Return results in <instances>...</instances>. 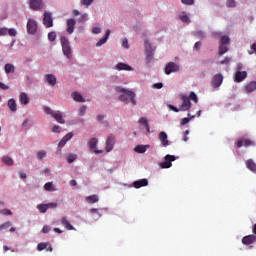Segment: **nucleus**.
Returning a JSON list of instances; mask_svg holds the SVG:
<instances>
[{
	"instance_id": "nucleus-1",
	"label": "nucleus",
	"mask_w": 256,
	"mask_h": 256,
	"mask_svg": "<svg viewBox=\"0 0 256 256\" xmlns=\"http://www.w3.org/2000/svg\"><path fill=\"white\" fill-rule=\"evenodd\" d=\"M115 91H117V93H121V95L119 96V101L125 103V105H128L129 101L130 103H132V105H137V100H135V92L127 90L123 87H116Z\"/></svg>"
},
{
	"instance_id": "nucleus-2",
	"label": "nucleus",
	"mask_w": 256,
	"mask_h": 256,
	"mask_svg": "<svg viewBox=\"0 0 256 256\" xmlns=\"http://www.w3.org/2000/svg\"><path fill=\"white\" fill-rule=\"evenodd\" d=\"M182 104L179 106V108L168 104V109H171V111H174V113H179V111H189L191 109V101L189 100V96L182 95L181 96Z\"/></svg>"
},
{
	"instance_id": "nucleus-3",
	"label": "nucleus",
	"mask_w": 256,
	"mask_h": 256,
	"mask_svg": "<svg viewBox=\"0 0 256 256\" xmlns=\"http://www.w3.org/2000/svg\"><path fill=\"white\" fill-rule=\"evenodd\" d=\"M60 43L62 45L63 55L67 59H71V57H73V51L71 50V46L69 45V40L67 39V37L61 36Z\"/></svg>"
},
{
	"instance_id": "nucleus-4",
	"label": "nucleus",
	"mask_w": 256,
	"mask_h": 256,
	"mask_svg": "<svg viewBox=\"0 0 256 256\" xmlns=\"http://www.w3.org/2000/svg\"><path fill=\"white\" fill-rule=\"evenodd\" d=\"M145 55H146V63H151L153 61V46H151V42L149 40L144 41Z\"/></svg>"
},
{
	"instance_id": "nucleus-5",
	"label": "nucleus",
	"mask_w": 256,
	"mask_h": 256,
	"mask_svg": "<svg viewBox=\"0 0 256 256\" xmlns=\"http://www.w3.org/2000/svg\"><path fill=\"white\" fill-rule=\"evenodd\" d=\"M175 159H176L175 156L167 154L164 157V162H161L159 164V167H161V169H169L172 167L173 161H175Z\"/></svg>"
},
{
	"instance_id": "nucleus-6",
	"label": "nucleus",
	"mask_w": 256,
	"mask_h": 256,
	"mask_svg": "<svg viewBox=\"0 0 256 256\" xmlns=\"http://www.w3.org/2000/svg\"><path fill=\"white\" fill-rule=\"evenodd\" d=\"M177 72H179V64L175 62H169L166 64L164 69V73L166 75H171V73H177Z\"/></svg>"
},
{
	"instance_id": "nucleus-7",
	"label": "nucleus",
	"mask_w": 256,
	"mask_h": 256,
	"mask_svg": "<svg viewBox=\"0 0 256 256\" xmlns=\"http://www.w3.org/2000/svg\"><path fill=\"white\" fill-rule=\"evenodd\" d=\"M236 146L238 149H241V147H255V141L242 138L236 143Z\"/></svg>"
},
{
	"instance_id": "nucleus-8",
	"label": "nucleus",
	"mask_w": 256,
	"mask_h": 256,
	"mask_svg": "<svg viewBox=\"0 0 256 256\" xmlns=\"http://www.w3.org/2000/svg\"><path fill=\"white\" fill-rule=\"evenodd\" d=\"M114 147H115V136H113V134H110L106 139V148H105L106 153H111Z\"/></svg>"
},
{
	"instance_id": "nucleus-9",
	"label": "nucleus",
	"mask_w": 256,
	"mask_h": 256,
	"mask_svg": "<svg viewBox=\"0 0 256 256\" xmlns=\"http://www.w3.org/2000/svg\"><path fill=\"white\" fill-rule=\"evenodd\" d=\"M158 139L162 145V147H169L170 142H169V136L165 131H161L158 135Z\"/></svg>"
},
{
	"instance_id": "nucleus-10",
	"label": "nucleus",
	"mask_w": 256,
	"mask_h": 256,
	"mask_svg": "<svg viewBox=\"0 0 256 256\" xmlns=\"http://www.w3.org/2000/svg\"><path fill=\"white\" fill-rule=\"evenodd\" d=\"M27 33L29 35H35L37 33V22L33 19H29L27 22Z\"/></svg>"
},
{
	"instance_id": "nucleus-11",
	"label": "nucleus",
	"mask_w": 256,
	"mask_h": 256,
	"mask_svg": "<svg viewBox=\"0 0 256 256\" xmlns=\"http://www.w3.org/2000/svg\"><path fill=\"white\" fill-rule=\"evenodd\" d=\"M97 143H99L97 138H92L88 141V147L91 151H94L96 155H99V153H103V150H97Z\"/></svg>"
},
{
	"instance_id": "nucleus-12",
	"label": "nucleus",
	"mask_w": 256,
	"mask_h": 256,
	"mask_svg": "<svg viewBox=\"0 0 256 256\" xmlns=\"http://www.w3.org/2000/svg\"><path fill=\"white\" fill-rule=\"evenodd\" d=\"M211 85L214 88L221 87L223 85V75L221 74H216L213 76Z\"/></svg>"
},
{
	"instance_id": "nucleus-13",
	"label": "nucleus",
	"mask_w": 256,
	"mask_h": 256,
	"mask_svg": "<svg viewBox=\"0 0 256 256\" xmlns=\"http://www.w3.org/2000/svg\"><path fill=\"white\" fill-rule=\"evenodd\" d=\"M43 24L47 28L53 27V16L51 15V12L44 13Z\"/></svg>"
},
{
	"instance_id": "nucleus-14",
	"label": "nucleus",
	"mask_w": 256,
	"mask_h": 256,
	"mask_svg": "<svg viewBox=\"0 0 256 256\" xmlns=\"http://www.w3.org/2000/svg\"><path fill=\"white\" fill-rule=\"evenodd\" d=\"M29 5L34 11H39L43 9V0H29Z\"/></svg>"
},
{
	"instance_id": "nucleus-15",
	"label": "nucleus",
	"mask_w": 256,
	"mask_h": 256,
	"mask_svg": "<svg viewBox=\"0 0 256 256\" xmlns=\"http://www.w3.org/2000/svg\"><path fill=\"white\" fill-rule=\"evenodd\" d=\"M256 241L255 234H250L242 238V245H253Z\"/></svg>"
},
{
	"instance_id": "nucleus-16",
	"label": "nucleus",
	"mask_w": 256,
	"mask_h": 256,
	"mask_svg": "<svg viewBox=\"0 0 256 256\" xmlns=\"http://www.w3.org/2000/svg\"><path fill=\"white\" fill-rule=\"evenodd\" d=\"M244 79H247V71H237L234 75V81L241 83Z\"/></svg>"
},
{
	"instance_id": "nucleus-17",
	"label": "nucleus",
	"mask_w": 256,
	"mask_h": 256,
	"mask_svg": "<svg viewBox=\"0 0 256 256\" xmlns=\"http://www.w3.org/2000/svg\"><path fill=\"white\" fill-rule=\"evenodd\" d=\"M76 23L77 22L73 18H70V19L67 20V29H66V31L69 35H72V33L75 31Z\"/></svg>"
},
{
	"instance_id": "nucleus-18",
	"label": "nucleus",
	"mask_w": 256,
	"mask_h": 256,
	"mask_svg": "<svg viewBox=\"0 0 256 256\" xmlns=\"http://www.w3.org/2000/svg\"><path fill=\"white\" fill-rule=\"evenodd\" d=\"M147 185H149V180H147V178H143L133 182V186L135 187V189H141V187H147Z\"/></svg>"
},
{
	"instance_id": "nucleus-19",
	"label": "nucleus",
	"mask_w": 256,
	"mask_h": 256,
	"mask_svg": "<svg viewBox=\"0 0 256 256\" xmlns=\"http://www.w3.org/2000/svg\"><path fill=\"white\" fill-rule=\"evenodd\" d=\"M115 69L116 71H133V67L123 62L116 64Z\"/></svg>"
},
{
	"instance_id": "nucleus-20",
	"label": "nucleus",
	"mask_w": 256,
	"mask_h": 256,
	"mask_svg": "<svg viewBox=\"0 0 256 256\" xmlns=\"http://www.w3.org/2000/svg\"><path fill=\"white\" fill-rule=\"evenodd\" d=\"M45 79L48 85H50V87H55V85H57V77H55V75L47 74L45 76Z\"/></svg>"
},
{
	"instance_id": "nucleus-21",
	"label": "nucleus",
	"mask_w": 256,
	"mask_h": 256,
	"mask_svg": "<svg viewBox=\"0 0 256 256\" xmlns=\"http://www.w3.org/2000/svg\"><path fill=\"white\" fill-rule=\"evenodd\" d=\"M61 225H63V227H65V229H67V231H75V227H73V225H71V222H69V220H67V218L63 217L60 221Z\"/></svg>"
},
{
	"instance_id": "nucleus-22",
	"label": "nucleus",
	"mask_w": 256,
	"mask_h": 256,
	"mask_svg": "<svg viewBox=\"0 0 256 256\" xmlns=\"http://www.w3.org/2000/svg\"><path fill=\"white\" fill-rule=\"evenodd\" d=\"M110 35H111V30H106L105 36L96 43V47H101L102 45H105Z\"/></svg>"
},
{
	"instance_id": "nucleus-23",
	"label": "nucleus",
	"mask_w": 256,
	"mask_h": 256,
	"mask_svg": "<svg viewBox=\"0 0 256 256\" xmlns=\"http://www.w3.org/2000/svg\"><path fill=\"white\" fill-rule=\"evenodd\" d=\"M70 139H73V133H68L66 134L61 141L58 144V147H65V145L67 144V141H70Z\"/></svg>"
},
{
	"instance_id": "nucleus-24",
	"label": "nucleus",
	"mask_w": 256,
	"mask_h": 256,
	"mask_svg": "<svg viewBox=\"0 0 256 256\" xmlns=\"http://www.w3.org/2000/svg\"><path fill=\"white\" fill-rule=\"evenodd\" d=\"M246 167L252 173H256V163H255V161H253V159H248L246 161Z\"/></svg>"
},
{
	"instance_id": "nucleus-25",
	"label": "nucleus",
	"mask_w": 256,
	"mask_h": 256,
	"mask_svg": "<svg viewBox=\"0 0 256 256\" xmlns=\"http://www.w3.org/2000/svg\"><path fill=\"white\" fill-rule=\"evenodd\" d=\"M19 101H20V105H29V96L27 95V93L22 92L19 95Z\"/></svg>"
},
{
	"instance_id": "nucleus-26",
	"label": "nucleus",
	"mask_w": 256,
	"mask_h": 256,
	"mask_svg": "<svg viewBox=\"0 0 256 256\" xmlns=\"http://www.w3.org/2000/svg\"><path fill=\"white\" fill-rule=\"evenodd\" d=\"M138 123L145 127V129L147 130V133H151V128L149 126V121L147 120V118L145 117L139 118Z\"/></svg>"
},
{
	"instance_id": "nucleus-27",
	"label": "nucleus",
	"mask_w": 256,
	"mask_h": 256,
	"mask_svg": "<svg viewBox=\"0 0 256 256\" xmlns=\"http://www.w3.org/2000/svg\"><path fill=\"white\" fill-rule=\"evenodd\" d=\"M53 119H55V121H57V123H60L61 125H65V120L63 119V115L61 114V112H54V114L52 115Z\"/></svg>"
},
{
	"instance_id": "nucleus-28",
	"label": "nucleus",
	"mask_w": 256,
	"mask_h": 256,
	"mask_svg": "<svg viewBox=\"0 0 256 256\" xmlns=\"http://www.w3.org/2000/svg\"><path fill=\"white\" fill-rule=\"evenodd\" d=\"M8 107L12 113H15L17 111V101L15 99H9L8 100Z\"/></svg>"
},
{
	"instance_id": "nucleus-29",
	"label": "nucleus",
	"mask_w": 256,
	"mask_h": 256,
	"mask_svg": "<svg viewBox=\"0 0 256 256\" xmlns=\"http://www.w3.org/2000/svg\"><path fill=\"white\" fill-rule=\"evenodd\" d=\"M72 99L78 103H85V98L79 92L72 93Z\"/></svg>"
},
{
	"instance_id": "nucleus-30",
	"label": "nucleus",
	"mask_w": 256,
	"mask_h": 256,
	"mask_svg": "<svg viewBox=\"0 0 256 256\" xmlns=\"http://www.w3.org/2000/svg\"><path fill=\"white\" fill-rule=\"evenodd\" d=\"M256 89V82L252 81L248 85L245 86L246 93H253Z\"/></svg>"
},
{
	"instance_id": "nucleus-31",
	"label": "nucleus",
	"mask_w": 256,
	"mask_h": 256,
	"mask_svg": "<svg viewBox=\"0 0 256 256\" xmlns=\"http://www.w3.org/2000/svg\"><path fill=\"white\" fill-rule=\"evenodd\" d=\"M85 200L87 201V203H91V204L97 203V201H99V195L93 194V195L87 196Z\"/></svg>"
},
{
	"instance_id": "nucleus-32",
	"label": "nucleus",
	"mask_w": 256,
	"mask_h": 256,
	"mask_svg": "<svg viewBox=\"0 0 256 256\" xmlns=\"http://www.w3.org/2000/svg\"><path fill=\"white\" fill-rule=\"evenodd\" d=\"M147 149H149V145H137L134 148V151L136 153H145V151H147Z\"/></svg>"
},
{
	"instance_id": "nucleus-33",
	"label": "nucleus",
	"mask_w": 256,
	"mask_h": 256,
	"mask_svg": "<svg viewBox=\"0 0 256 256\" xmlns=\"http://www.w3.org/2000/svg\"><path fill=\"white\" fill-rule=\"evenodd\" d=\"M229 51V48H227V44H219V52L218 55H225Z\"/></svg>"
},
{
	"instance_id": "nucleus-34",
	"label": "nucleus",
	"mask_w": 256,
	"mask_h": 256,
	"mask_svg": "<svg viewBox=\"0 0 256 256\" xmlns=\"http://www.w3.org/2000/svg\"><path fill=\"white\" fill-rule=\"evenodd\" d=\"M44 189L45 191H50V192L57 191V188H55V185H53V182L46 183L44 185Z\"/></svg>"
},
{
	"instance_id": "nucleus-35",
	"label": "nucleus",
	"mask_w": 256,
	"mask_h": 256,
	"mask_svg": "<svg viewBox=\"0 0 256 256\" xmlns=\"http://www.w3.org/2000/svg\"><path fill=\"white\" fill-rule=\"evenodd\" d=\"M231 43V39L229 36H222L219 41V45H229Z\"/></svg>"
},
{
	"instance_id": "nucleus-36",
	"label": "nucleus",
	"mask_w": 256,
	"mask_h": 256,
	"mask_svg": "<svg viewBox=\"0 0 256 256\" xmlns=\"http://www.w3.org/2000/svg\"><path fill=\"white\" fill-rule=\"evenodd\" d=\"M5 73H15V66L13 64H6L5 67Z\"/></svg>"
},
{
	"instance_id": "nucleus-37",
	"label": "nucleus",
	"mask_w": 256,
	"mask_h": 256,
	"mask_svg": "<svg viewBox=\"0 0 256 256\" xmlns=\"http://www.w3.org/2000/svg\"><path fill=\"white\" fill-rule=\"evenodd\" d=\"M2 163H4V165L11 166L13 165V159L9 156H4L2 157Z\"/></svg>"
},
{
	"instance_id": "nucleus-38",
	"label": "nucleus",
	"mask_w": 256,
	"mask_h": 256,
	"mask_svg": "<svg viewBox=\"0 0 256 256\" xmlns=\"http://www.w3.org/2000/svg\"><path fill=\"white\" fill-rule=\"evenodd\" d=\"M37 209L40 213H47V211H49L47 204H38Z\"/></svg>"
},
{
	"instance_id": "nucleus-39",
	"label": "nucleus",
	"mask_w": 256,
	"mask_h": 256,
	"mask_svg": "<svg viewBox=\"0 0 256 256\" xmlns=\"http://www.w3.org/2000/svg\"><path fill=\"white\" fill-rule=\"evenodd\" d=\"M47 247H49V242H42L38 244L37 249L38 251H45Z\"/></svg>"
},
{
	"instance_id": "nucleus-40",
	"label": "nucleus",
	"mask_w": 256,
	"mask_h": 256,
	"mask_svg": "<svg viewBox=\"0 0 256 256\" xmlns=\"http://www.w3.org/2000/svg\"><path fill=\"white\" fill-rule=\"evenodd\" d=\"M188 99H189V101L199 103V99L197 98V94H195V92H190V95L188 96Z\"/></svg>"
},
{
	"instance_id": "nucleus-41",
	"label": "nucleus",
	"mask_w": 256,
	"mask_h": 256,
	"mask_svg": "<svg viewBox=\"0 0 256 256\" xmlns=\"http://www.w3.org/2000/svg\"><path fill=\"white\" fill-rule=\"evenodd\" d=\"M194 37H199V39H205V33L201 30L195 31Z\"/></svg>"
},
{
	"instance_id": "nucleus-42",
	"label": "nucleus",
	"mask_w": 256,
	"mask_h": 256,
	"mask_svg": "<svg viewBox=\"0 0 256 256\" xmlns=\"http://www.w3.org/2000/svg\"><path fill=\"white\" fill-rule=\"evenodd\" d=\"M192 119H195V116H191L190 118H182L180 121V125H187V123H189V121H191Z\"/></svg>"
},
{
	"instance_id": "nucleus-43",
	"label": "nucleus",
	"mask_w": 256,
	"mask_h": 256,
	"mask_svg": "<svg viewBox=\"0 0 256 256\" xmlns=\"http://www.w3.org/2000/svg\"><path fill=\"white\" fill-rule=\"evenodd\" d=\"M44 113H46V115H51V117L55 115V112L50 107H47V106L44 107Z\"/></svg>"
},
{
	"instance_id": "nucleus-44",
	"label": "nucleus",
	"mask_w": 256,
	"mask_h": 256,
	"mask_svg": "<svg viewBox=\"0 0 256 256\" xmlns=\"http://www.w3.org/2000/svg\"><path fill=\"white\" fill-rule=\"evenodd\" d=\"M75 159H77V155H75V154H69L67 156L68 163H73L75 161Z\"/></svg>"
},
{
	"instance_id": "nucleus-45",
	"label": "nucleus",
	"mask_w": 256,
	"mask_h": 256,
	"mask_svg": "<svg viewBox=\"0 0 256 256\" xmlns=\"http://www.w3.org/2000/svg\"><path fill=\"white\" fill-rule=\"evenodd\" d=\"M47 156V152L44 150L37 152V159H44Z\"/></svg>"
},
{
	"instance_id": "nucleus-46",
	"label": "nucleus",
	"mask_w": 256,
	"mask_h": 256,
	"mask_svg": "<svg viewBox=\"0 0 256 256\" xmlns=\"http://www.w3.org/2000/svg\"><path fill=\"white\" fill-rule=\"evenodd\" d=\"M86 112H87V106H85V105L81 106L79 109L80 117H83V115H85Z\"/></svg>"
},
{
	"instance_id": "nucleus-47",
	"label": "nucleus",
	"mask_w": 256,
	"mask_h": 256,
	"mask_svg": "<svg viewBox=\"0 0 256 256\" xmlns=\"http://www.w3.org/2000/svg\"><path fill=\"white\" fill-rule=\"evenodd\" d=\"M48 39L49 41H55V39H57V34L55 32H50L48 34Z\"/></svg>"
},
{
	"instance_id": "nucleus-48",
	"label": "nucleus",
	"mask_w": 256,
	"mask_h": 256,
	"mask_svg": "<svg viewBox=\"0 0 256 256\" xmlns=\"http://www.w3.org/2000/svg\"><path fill=\"white\" fill-rule=\"evenodd\" d=\"M8 35H10V37H16L17 30H15L14 28L8 29Z\"/></svg>"
},
{
	"instance_id": "nucleus-49",
	"label": "nucleus",
	"mask_w": 256,
	"mask_h": 256,
	"mask_svg": "<svg viewBox=\"0 0 256 256\" xmlns=\"http://www.w3.org/2000/svg\"><path fill=\"white\" fill-rule=\"evenodd\" d=\"M11 227V222H5L4 224L0 225V231H3V229H9Z\"/></svg>"
},
{
	"instance_id": "nucleus-50",
	"label": "nucleus",
	"mask_w": 256,
	"mask_h": 256,
	"mask_svg": "<svg viewBox=\"0 0 256 256\" xmlns=\"http://www.w3.org/2000/svg\"><path fill=\"white\" fill-rule=\"evenodd\" d=\"M181 3L183 5H194L195 4V0H181Z\"/></svg>"
},
{
	"instance_id": "nucleus-51",
	"label": "nucleus",
	"mask_w": 256,
	"mask_h": 256,
	"mask_svg": "<svg viewBox=\"0 0 256 256\" xmlns=\"http://www.w3.org/2000/svg\"><path fill=\"white\" fill-rule=\"evenodd\" d=\"M46 205H47L48 209H57V207H58V204L56 202H51Z\"/></svg>"
},
{
	"instance_id": "nucleus-52",
	"label": "nucleus",
	"mask_w": 256,
	"mask_h": 256,
	"mask_svg": "<svg viewBox=\"0 0 256 256\" xmlns=\"http://www.w3.org/2000/svg\"><path fill=\"white\" fill-rule=\"evenodd\" d=\"M93 3V0H81V5H84L85 7H89Z\"/></svg>"
},
{
	"instance_id": "nucleus-53",
	"label": "nucleus",
	"mask_w": 256,
	"mask_h": 256,
	"mask_svg": "<svg viewBox=\"0 0 256 256\" xmlns=\"http://www.w3.org/2000/svg\"><path fill=\"white\" fill-rule=\"evenodd\" d=\"M180 20L182 21V23H189V16L182 15L180 16Z\"/></svg>"
},
{
	"instance_id": "nucleus-54",
	"label": "nucleus",
	"mask_w": 256,
	"mask_h": 256,
	"mask_svg": "<svg viewBox=\"0 0 256 256\" xmlns=\"http://www.w3.org/2000/svg\"><path fill=\"white\" fill-rule=\"evenodd\" d=\"M226 5L227 7H235L236 2L235 0H227Z\"/></svg>"
},
{
	"instance_id": "nucleus-55",
	"label": "nucleus",
	"mask_w": 256,
	"mask_h": 256,
	"mask_svg": "<svg viewBox=\"0 0 256 256\" xmlns=\"http://www.w3.org/2000/svg\"><path fill=\"white\" fill-rule=\"evenodd\" d=\"M8 34L7 28H0V37H3Z\"/></svg>"
},
{
	"instance_id": "nucleus-56",
	"label": "nucleus",
	"mask_w": 256,
	"mask_h": 256,
	"mask_svg": "<svg viewBox=\"0 0 256 256\" xmlns=\"http://www.w3.org/2000/svg\"><path fill=\"white\" fill-rule=\"evenodd\" d=\"M220 63H221V65H227V64L231 63V58L226 57Z\"/></svg>"
},
{
	"instance_id": "nucleus-57",
	"label": "nucleus",
	"mask_w": 256,
	"mask_h": 256,
	"mask_svg": "<svg viewBox=\"0 0 256 256\" xmlns=\"http://www.w3.org/2000/svg\"><path fill=\"white\" fill-rule=\"evenodd\" d=\"M61 132V127L58 126V125H55L53 128H52V133H60Z\"/></svg>"
},
{
	"instance_id": "nucleus-58",
	"label": "nucleus",
	"mask_w": 256,
	"mask_h": 256,
	"mask_svg": "<svg viewBox=\"0 0 256 256\" xmlns=\"http://www.w3.org/2000/svg\"><path fill=\"white\" fill-rule=\"evenodd\" d=\"M92 33H93L94 35H99V33H101V28H99V27H94V28L92 29Z\"/></svg>"
},
{
	"instance_id": "nucleus-59",
	"label": "nucleus",
	"mask_w": 256,
	"mask_h": 256,
	"mask_svg": "<svg viewBox=\"0 0 256 256\" xmlns=\"http://www.w3.org/2000/svg\"><path fill=\"white\" fill-rule=\"evenodd\" d=\"M90 213L98 215V217H101V214L99 213V209L97 208H92L90 209Z\"/></svg>"
},
{
	"instance_id": "nucleus-60",
	"label": "nucleus",
	"mask_w": 256,
	"mask_h": 256,
	"mask_svg": "<svg viewBox=\"0 0 256 256\" xmlns=\"http://www.w3.org/2000/svg\"><path fill=\"white\" fill-rule=\"evenodd\" d=\"M0 89H2L3 91H7V89H9V86L6 84H3V82H0Z\"/></svg>"
},
{
	"instance_id": "nucleus-61",
	"label": "nucleus",
	"mask_w": 256,
	"mask_h": 256,
	"mask_svg": "<svg viewBox=\"0 0 256 256\" xmlns=\"http://www.w3.org/2000/svg\"><path fill=\"white\" fill-rule=\"evenodd\" d=\"M122 47H125V49H129V41H127V39L123 40Z\"/></svg>"
},
{
	"instance_id": "nucleus-62",
	"label": "nucleus",
	"mask_w": 256,
	"mask_h": 256,
	"mask_svg": "<svg viewBox=\"0 0 256 256\" xmlns=\"http://www.w3.org/2000/svg\"><path fill=\"white\" fill-rule=\"evenodd\" d=\"M154 88H155V89H163V83H162V82L155 83V84H154Z\"/></svg>"
},
{
	"instance_id": "nucleus-63",
	"label": "nucleus",
	"mask_w": 256,
	"mask_h": 256,
	"mask_svg": "<svg viewBox=\"0 0 256 256\" xmlns=\"http://www.w3.org/2000/svg\"><path fill=\"white\" fill-rule=\"evenodd\" d=\"M194 49H196V51H199L201 49V42L198 41L194 44Z\"/></svg>"
},
{
	"instance_id": "nucleus-64",
	"label": "nucleus",
	"mask_w": 256,
	"mask_h": 256,
	"mask_svg": "<svg viewBox=\"0 0 256 256\" xmlns=\"http://www.w3.org/2000/svg\"><path fill=\"white\" fill-rule=\"evenodd\" d=\"M50 231H51V227H49V226H44L42 229L43 233H49Z\"/></svg>"
}]
</instances>
